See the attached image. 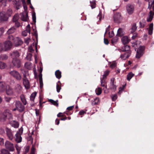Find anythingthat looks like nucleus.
Returning <instances> with one entry per match:
<instances>
[{
  "label": "nucleus",
  "instance_id": "nucleus-1",
  "mask_svg": "<svg viewBox=\"0 0 154 154\" xmlns=\"http://www.w3.org/2000/svg\"><path fill=\"white\" fill-rule=\"evenodd\" d=\"M12 115L9 112L8 110H5L4 112H0V121L2 122L5 121L7 117H9V118H12Z\"/></svg>",
  "mask_w": 154,
  "mask_h": 154
},
{
  "label": "nucleus",
  "instance_id": "nucleus-2",
  "mask_svg": "<svg viewBox=\"0 0 154 154\" xmlns=\"http://www.w3.org/2000/svg\"><path fill=\"white\" fill-rule=\"evenodd\" d=\"M23 131V128L22 127H21L19 129L15 134V139L17 143H19L21 141L22 138L21 135L22 134Z\"/></svg>",
  "mask_w": 154,
  "mask_h": 154
},
{
  "label": "nucleus",
  "instance_id": "nucleus-3",
  "mask_svg": "<svg viewBox=\"0 0 154 154\" xmlns=\"http://www.w3.org/2000/svg\"><path fill=\"white\" fill-rule=\"evenodd\" d=\"M12 44L11 41H8L5 42L3 44V45L2 44L1 48L0 51H6L10 49L11 47Z\"/></svg>",
  "mask_w": 154,
  "mask_h": 154
},
{
  "label": "nucleus",
  "instance_id": "nucleus-4",
  "mask_svg": "<svg viewBox=\"0 0 154 154\" xmlns=\"http://www.w3.org/2000/svg\"><path fill=\"white\" fill-rule=\"evenodd\" d=\"M15 106L19 112H22L24 111L25 109L24 106L19 101L16 100L15 101Z\"/></svg>",
  "mask_w": 154,
  "mask_h": 154
},
{
  "label": "nucleus",
  "instance_id": "nucleus-5",
  "mask_svg": "<svg viewBox=\"0 0 154 154\" xmlns=\"http://www.w3.org/2000/svg\"><path fill=\"white\" fill-rule=\"evenodd\" d=\"M9 74L14 78L18 80H20L22 79V77L20 73L16 70L11 71L9 72Z\"/></svg>",
  "mask_w": 154,
  "mask_h": 154
},
{
  "label": "nucleus",
  "instance_id": "nucleus-6",
  "mask_svg": "<svg viewBox=\"0 0 154 154\" xmlns=\"http://www.w3.org/2000/svg\"><path fill=\"white\" fill-rule=\"evenodd\" d=\"M144 49V46L140 47L137 50L136 57L137 58H140L143 54V51Z\"/></svg>",
  "mask_w": 154,
  "mask_h": 154
},
{
  "label": "nucleus",
  "instance_id": "nucleus-7",
  "mask_svg": "<svg viewBox=\"0 0 154 154\" xmlns=\"http://www.w3.org/2000/svg\"><path fill=\"white\" fill-rule=\"evenodd\" d=\"M5 131L6 135L8 138L10 140H13L14 137V136L11 130L7 127L5 128Z\"/></svg>",
  "mask_w": 154,
  "mask_h": 154
},
{
  "label": "nucleus",
  "instance_id": "nucleus-8",
  "mask_svg": "<svg viewBox=\"0 0 154 154\" xmlns=\"http://www.w3.org/2000/svg\"><path fill=\"white\" fill-rule=\"evenodd\" d=\"M5 146L6 148L10 151H13L14 150L13 144L8 141H7L5 142Z\"/></svg>",
  "mask_w": 154,
  "mask_h": 154
},
{
  "label": "nucleus",
  "instance_id": "nucleus-9",
  "mask_svg": "<svg viewBox=\"0 0 154 154\" xmlns=\"http://www.w3.org/2000/svg\"><path fill=\"white\" fill-rule=\"evenodd\" d=\"M115 79L112 78L110 79V82L109 85V88L114 91H115L116 89V86L114 84V81Z\"/></svg>",
  "mask_w": 154,
  "mask_h": 154
},
{
  "label": "nucleus",
  "instance_id": "nucleus-10",
  "mask_svg": "<svg viewBox=\"0 0 154 154\" xmlns=\"http://www.w3.org/2000/svg\"><path fill=\"white\" fill-rule=\"evenodd\" d=\"M126 10L128 14H131L134 12V6L132 5L128 4L126 6Z\"/></svg>",
  "mask_w": 154,
  "mask_h": 154
},
{
  "label": "nucleus",
  "instance_id": "nucleus-11",
  "mask_svg": "<svg viewBox=\"0 0 154 154\" xmlns=\"http://www.w3.org/2000/svg\"><path fill=\"white\" fill-rule=\"evenodd\" d=\"M6 92L8 95L9 96H12L14 94V91L13 88L9 85L6 86Z\"/></svg>",
  "mask_w": 154,
  "mask_h": 154
},
{
  "label": "nucleus",
  "instance_id": "nucleus-12",
  "mask_svg": "<svg viewBox=\"0 0 154 154\" xmlns=\"http://www.w3.org/2000/svg\"><path fill=\"white\" fill-rule=\"evenodd\" d=\"M122 19L121 14L119 13H115L114 16V20L117 23H120Z\"/></svg>",
  "mask_w": 154,
  "mask_h": 154
},
{
  "label": "nucleus",
  "instance_id": "nucleus-13",
  "mask_svg": "<svg viewBox=\"0 0 154 154\" xmlns=\"http://www.w3.org/2000/svg\"><path fill=\"white\" fill-rule=\"evenodd\" d=\"M131 54V51H128L124 54H121L120 56V57L122 60H125L130 56Z\"/></svg>",
  "mask_w": 154,
  "mask_h": 154
},
{
  "label": "nucleus",
  "instance_id": "nucleus-14",
  "mask_svg": "<svg viewBox=\"0 0 154 154\" xmlns=\"http://www.w3.org/2000/svg\"><path fill=\"white\" fill-rule=\"evenodd\" d=\"M8 19V17L6 15L5 12H2L0 13V22L7 21Z\"/></svg>",
  "mask_w": 154,
  "mask_h": 154
},
{
  "label": "nucleus",
  "instance_id": "nucleus-15",
  "mask_svg": "<svg viewBox=\"0 0 154 154\" xmlns=\"http://www.w3.org/2000/svg\"><path fill=\"white\" fill-rule=\"evenodd\" d=\"M11 55L13 60L18 59V58L20 56L19 53L17 51H13L11 54Z\"/></svg>",
  "mask_w": 154,
  "mask_h": 154
},
{
  "label": "nucleus",
  "instance_id": "nucleus-16",
  "mask_svg": "<svg viewBox=\"0 0 154 154\" xmlns=\"http://www.w3.org/2000/svg\"><path fill=\"white\" fill-rule=\"evenodd\" d=\"M30 34V25L28 24L26 27V30L23 31L22 32V35L23 36H26L27 35V33Z\"/></svg>",
  "mask_w": 154,
  "mask_h": 154
},
{
  "label": "nucleus",
  "instance_id": "nucleus-17",
  "mask_svg": "<svg viewBox=\"0 0 154 154\" xmlns=\"http://www.w3.org/2000/svg\"><path fill=\"white\" fill-rule=\"evenodd\" d=\"M12 62L14 66L16 67L21 66L20 61L18 59L13 60Z\"/></svg>",
  "mask_w": 154,
  "mask_h": 154
},
{
  "label": "nucleus",
  "instance_id": "nucleus-18",
  "mask_svg": "<svg viewBox=\"0 0 154 154\" xmlns=\"http://www.w3.org/2000/svg\"><path fill=\"white\" fill-rule=\"evenodd\" d=\"M21 20L24 21H27L28 20V13L26 11L23 12L22 14Z\"/></svg>",
  "mask_w": 154,
  "mask_h": 154
},
{
  "label": "nucleus",
  "instance_id": "nucleus-19",
  "mask_svg": "<svg viewBox=\"0 0 154 154\" xmlns=\"http://www.w3.org/2000/svg\"><path fill=\"white\" fill-rule=\"evenodd\" d=\"M14 43L15 46H17L22 45L23 43V42L19 37L15 38Z\"/></svg>",
  "mask_w": 154,
  "mask_h": 154
},
{
  "label": "nucleus",
  "instance_id": "nucleus-20",
  "mask_svg": "<svg viewBox=\"0 0 154 154\" xmlns=\"http://www.w3.org/2000/svg\"><path fill=\"white\" fill-rule=\"evenodd\" d=\"M23 83L25 88L29 89L30 88V84L27 79H23Z\"/></svg>",
  "mask_w": 154,
  "mask_h": 154
},
{
  "label": "nucleus",
  "instance_id": "nucleus-21",
  "mask_svg": "<svg viewBox=\"0 0 154 154\" xmlns=\"http://www.w3.org/2000/svg\"><path fill=\"white\" fill-rule=\"evenodd\" d=\"M122 42L124 44H126L128 43L130 40L127 36H125L122 37L121 39Z\"/></svg>",
  "mask_w": 154,
  "mask_h": 154
},
{
  "label": "nucleus",
  "instance_id": "nucleus-22",
  "mask_svg": "<svg viewBox=\"0 0 154 154\" xmlns=\"http://www.w3.org/2000/svg\"><path fill=\"white\" fill-rule=\"evenodd\" d=\"M22 87L20 84H17L15 86V90L18 93H20L22 91Z\"/></svg>",
  "mask_w": 154,
  "mask_h": 154
},
{
  "label": "nucleus",
  "instance_id": "nucleus-23",
  "mask_svg": "<svg viewBox=\"0 0 154 154\" xmlns=\"http://www.w3.org/2000/svg\"><path fill=\"white\" fill-rule=\"evenodd\" d=\"M154 14L153 12L151 11L149 13V16L147 18V21L148 22H150L152 20Z\"/></svg>",
  "mask_w": 154,
  "mask_h": 154
},
{
  "label": "nucleus",
  "instance_id": "nucleus-24",
  "mask_svg": "<svg viewBox=\"0 0 154 154\" xmlns=\"http://www.w3.org/2000/svg\"><path fill=\"white\" fill-rule=\"evenodd\" d=\"M106 79L102 78H100V81H101V86L103 87H104L106 89L107 88V85L106 82Z\"/></svg>",
  "mask_w": 154,
  "mask_h": 154
},
{
  "label": "nucleus",
  "instance_id": "nucleus-25",
  "mask_svg": "<svg viewBox=\"0 0 154 154\" xmlns=\"http://www.w3.org/2000/svg\"><path fill=\"white\" fill-rule=\"evenodd\" d=\"M120 50L122 51H131L130 50V47L129 45H126L122 47Z\"/></svg>",
  "mask_w": 154,
  "mask_h": 154
},
{
  "label": "nucleus",
  "instance_id": "nucleus-26",
  "mask_svg": "<svg viewBox=\"0 0 154 154\" xmlns=\"http://www.w3.org/2000/svg\"><path fill=\"white\" fill-rule=\"evenodd\" d=\"M42 68H39V69H38V71L39 72V80L40 83L42 82Z\"/></svg>",
  "mask_w": 154,
  "mask_h": 154
},
{
  "label": "nucleus",
  "instance_id": "nucleus-27",
  "mask_svg": "<svg viewBox=\"0 0 154 154\" xmlns=\"http://www.w3.org/2000/svg\"><path fill=\"white\" fill-rule=\"evenodd\" d=\"M154 11V0H149V6L148 8L150 9L151 7Z\"/></svg>",
  "mask_w": 154,
  "mask_h": 154
},
{
  "label": "nucleus",
  "instance_id": "nucleus-28",
  "mask_svg": "<svg viewBox=\"0 0 154 154\" xmlns=\"http://www.w3.org/2000/svg\"><path fill=\"white\" fill-rule=\"evenodd\" d=\"M20 100L24 105H26L27 103V101H26L25 97L24 95L22 94L20 95Z\"/></svg>",
  "mask_w": 154,
  "mask_h": 154
},
{
  "label": "nucleus",
  "instance_id": "nucleus-29",
  "mask_svg": "<svg viewBox=\"0 0 154 154\" xmlns=\"http://www.w3.org/2000/svg\"><path fill=\"white\" fill-rule=\"evenodd\" d=\"M26 139L28 142L31 144H32L33 141V138L32 137V136L29 134L28 136L26 137Z\"/></svg>",
  "mask_w": 154,
  "mask_h": 154
},
{
  "label": "nucleus",
  "instance_id": "nucleus-30",
  "mask_svg": "<svg viewBox=\"0 0 154 154\" xmlns=\"http://www.w3.org/2000/svg\"><path fill=\"white\" fill-rule=\"evenodd\" d=\"M124 34V33L123 29L121 28H119L117 31L116 35L118 36H121Z\"/></svg>",
  "mask_w": 154,
  "mask_h": 154
},
{
  "label": "nucleus",
  "instance_id": "nucleus-31",
  "mask_svg": "<svg viewBox=\"0 0 154 154\" xmlns=\"http://www.w3.org/2000/svg\"><path fill=\"white\" fill-rule=\"evenodd\" d=\"M153 30V24L151 23L149 26L148 29V34L149 35H151L152 33V31Z\"/></svg>",
  "mask_w": 154,
  "mask_h": 154
},
{
  "label": "nucleus",
  "instance_id": "nucleus-32",
  "mask_svg": "<svg viewBox=\"0 0 154 154\" xmlns=\"http://www.w3.org/2000/svg\"><path fill=\"white\" fill-rule=\"evenodd\" d=\"M16 29L14 27H12L9 29L7 32V33L9 34L14 32L16 31Z\"/></svg>",
  "mask_w": 154,
  "mask_h": 154
},
{
  "label": "nucleus",
  "instance_id": "nucleus-33",
  "mask_svg": "<svg viewBox=\"0 0 154 154\" xmlns=\"http://www.w3.org/2000/svg\"><path fill=\"white\" fill-rule=\"evenodd\" d=\"M99 101V99L97 97L94 99L92 101V104L93 105H96L98 104Z\"/></svg>",
  "mask_w": 154,
  "mask_h": 154
},
{
  "label": "nucleus",
  "instance_id": "nucleus-34",
  "mask_svg": "<svg viewBox=\"0 0 154 154\" xmlns=\"http://www.w3.org/2000/svg\"><path fill=\"white\" fill-rule=\"evenodd\" d=\"M11 124L12 126L15 128H17L19 127V125L18 123L15 121H12L11 122Z\"/></svg>",
  "mask_w": 154,
  "mask_h": 154
},
{
  "label": "nucleus",
  "instance_id": "nucleus-35",
  "mask_svg": "<svg viewBox=\"0 0 154 154\" xmlns=\"http://www.w3.org/2000/svg\"><path fill=\"white\" fill-rule=\"evenodd\" d=\"M5 83L2 82H0V90L3 91L5 89V87H6Z\"/></svg>",
  "mask_w": 154,
  "mask_h": 154
},
{
  "label": "nucleus",
  "instance_id": "nucleus-36",
  "mask_svg": "<svg viewBox=\"0 0 154 154\" xmlns=\"http://www.w3.org/2000/svg\"><path fill=\"white\" fill-rule=\"evenodd\" d=\"M55 75L56 77L58 79L61 77V72L59 70H57L55 72Z\"/></svg>",
  "mask_w": 154,
  "mask_h": 154
},
{
  "label": "nucleus",
  "instance_id": "nucleus-37",
  "mask_svg": "<svg viewBox=\"0 0 154 154\" xmlns=\"http://www.w3.org/2000/svg\"><path fill=\"white\" fill-rule=\"evenodd\" d=\"M137 27L136 26V24L135 23H134L132 26L131 29V32L132 33H133L137 29Z\"/></svg>",
  "mask_w": 154,
  "mask_h": 154
},
{
  "label": "nucleus",
  "instance_id": "nucleus-38",
  "mask_svg": "<svg viewBox=\"0 0 154 154\" xmlns=\"http://www.w3.org/2000/svg\"><path fill=\"white\" fill-rule=\"evenodd\" d=\"M19 19V15L18 14H15L13 17V21L15 22L18 21L17 20Z\"/></svg>",
  "mask_w": 154,
  "mask_h": 154
},
{
  "label": "nucleus",
  "instance_id": "nucleus-39",
  "mask_svg": "<svg viewBox=\"0 0 154 154\" xmlns=\"http://www.w3.org/2000/svg\"><path fill=\"white\" fill-rule=\"evenodd\" d=\"M37 93L35 92L33 93L31 95L30 99L31 100L33 101L36 97Z\"/></svg>",
  "mask_w": 154,
  "mask_h": 154
},
{
  "label": "nucleus",
  "instance_id": "nucleus-40",
  "mask_svg": "<svg viewBox=\"0 0 154 154\" xmlns=\"http://www.w3.org/2000/svg\"><path fill=\"white\" fill-rule=\"evenodd\" d=\"M95 92L97 94L99 95L102 93V89L101 88L98 87L96 89Z\"/></svg>",
  "mask_w": 154,
  "mask_h": 154
},
{
  "label": "nucleus",
  "instance_id": "nucleus-41",
  "mask_svg": "<svg viewBox=\"0 0 154 154\" xmlns=\"http://www.w3.org/2000/svg\"><path fill=\"white\" fill-rule=\"evenodd\" d=\"M134 74L132 72L129 73L127 75V79L130 81L131 78L134 76Z\"/></svg>",
  "mask_w": 154,
  "mask_h": 154
},
{
  "label": "nucleus",
  "instance_id": "nucleus-42",
  "mask_svg": "<svg viewBox=\"0 0 154 154\" xmlns=\"http://www.w3.org/2000/svg\"><path fill=\"white\" fill-rule=\"evenodd\" d=\"M109 71L108 70L104 72L103 75V77L102 78L106 79L107 76L109 75Z\"/></svg>",
  "mask_w": 154,
  "mask_h": 154
},
{
  "label": "nucleus",
  "instance_id": "nucleus-43",
  "mask_svg": "<svg viewBox=\"0 0 154 154\" xmlns=\"http://www.w3.org/2000/svg\"><path fill=\"white\" fill-rule=\"evenodd\" d=\"M90 3L91 4V7L92 9L96 7V3L95 1L93 0L92 1H90Z\"/></svg>",
  "mask_w": 154,
  "mask_h": 154
},
{
  "label": "nucleus",
  "instance_id": "nucleus-44",
  "mask_svg": "<svg viewBox=\"0 0 154 154\" xmlns=\"http://www.w3.org/2000/svg\"><path fill=\"white\" fill-rule=\"evenodd\" d=\"M49 102L51 103L52 104L55 105L56 106H58V101H54L52 100H50Z\"/></svg>",
  "mask_w": 154,
  "mask_h": 154
},
{
  "label": "nucleus",
  "instance_id": "nucleus-45",
  "mask_svg": "<svg viewBox=\"0 0 154 154\" xmlns=\"http://www.w3.org/2000/svg\"><path fill=\"white\" fill-rule=\"evenodd\" d=\"M1 153L2 154H10L8 150L5 149H2L1 150Z\"/></svg>",
  "mask_w": 154,
  "mask_h": 154
},
{
  "label": "nucleus",
  "instance_id": "nucleus-46",
  "mask_svg": "<svg viewBox=\"0 0 154 154\" xmlns=\"http://www.w3.org/2000/svg\"><path fill=\"white\" fill-rule=\"evenodd\" d=\"M12 14V10L11 9H8L7 11V13L6 14V15L8 17H9L11 16Z\"/></svg>",
  "mask_w": 154,
  "mask_h": 154
},
{
  "label": "nucleus",
  "instance_id": "nucleus-47",
  "mask_svg": "<svg viewBox=\"0 0 154 154\" xmlns=\"http://www.w3.org/2000/svg\"><path fill=\"white\" fill-rule=\"evenodd\" d=\"M32 57V54L31 53H29L27 54L26 58L27 60H31Z\"/></svg>",
  "mask_w": 154,
  "mask_h": 154
},
{
  "label": "nucleus",
  "instance_id": "nucleus-48",
  "mask_svg": "<svg viewBox=\"0 0 154 154\" xmlns=\"http://www.w3.org/2000/svg\"><path fill=\"white\" fill-rule=\"evenodd\" d=\"M117 63L115 61H113L110 64V66L111 67H116L117 66Z\"/></svg>",
  "mask_w": 154,
  "mask_h": 154
},
{
  "label": "nucleus",
  "instance_id": "nucleus-49",
  "mask_svg": "<svg viewBox=\"0 0 154 154\" xmlns=\"http://www.w3.org/2000/svg\"><path fill=\"white\" fill-rule=\"evenodd\" d=\"M97 18L98 19V21H100L101 20L102 18V13L100 11V12L99 14L97 16Z\"/></svg>",
  "mask_w": 154,
  "mask_h": 154
},
{
  "label": "nucleus",
  "instance_id": "nucleus-50",
  "mask_svg": "<svg viewBox=\"0 0 154 154\" xmlns=\"http://www.w3.org/2000/svg\"><path fill=\"white\" fill-rule=\"evenodd\" d=\"M7 0H0V3H1L2 5L5 6L6 5Z\"/></svg>",
  "mask_w": 154,
  "mask_h": 154
},
{
  "label": "nucleus",
  "instance_id": "nucleus-51",
  "mask_svg": "<svg viewBox=\"0 0 154 154\" xmlns=\"http://www.w3.org/2000/svg\"><path fill=\"white\" fill-rule=\"evenodd\" d=\"M111 97L112 100L113 101L116 100L117 98V96L116 94L112 95Z\"/></svg>",
  "mask_w": 154,
  "mask_h": 154
},
{
  "label": "nucleus",
  "instance_id": "nucleus-52",
  "mask_svg": "<svg viewBox=\"0 0 154 154\" xmlns=\"http://www.w3.org/2000/svg\"><path fill=\"white\" fill-rule=\"evenodd\" d=\"M109 34V37L110 38H111L113 37L114 35V32L113 31L111 30L109 32H108Z\"/></svg>",
  "mask_w": 154,
  "mask_h": 154
},
{
  "label": "nucleus",
  "instance_id": "nucleus-53",
  "mask_svg": "<svg viewBox=\"0 0 154 154\" xmlns=\"http://www.w3.org/2000/svg\"><path fill=\"white\" fill-rule=\"evenodd\" d=\"M118 38L117 37L114 38L112 39V42L114 44L118 41Z\"/></svg>",
  "mask_w": 154,
  "mask_h": 154
},
{
  "label": "nucleus",
  "instance_id": "nucleus-54",
  "mask_svg": "<svg viewBox=\"0 0 154 154\" xmlns=\"http://www.w3.org/2000/svg\"><path fill=\"white\" fill-rule=\"evenodd\" d=\"M33 72L35 76V79H37V78L38 76V73L36 71V70L35 69V68H34L33 69Z\"/></svg>",
  "mask_w": 154,
  "mask_h": 154
},
{
  "label": "nucleus",
  "instance_id": "nucleus-55",
  "mask_svg": "<svg viewBox=\"0 0 154 154\" xmlns=\"http://www.w3.org/2000/svg\"><path fill=\"white\" fill-rule=\"evenodd\" d=\"M30 41V39L29 38H27L25 39V42L27 45L29 44Z\"/></svg>",
  "mask_w": 154,
  "mask_h": 154
},
{
  "label": "nucleus",
  "instance_id": "nucleus-56",
  "mask_svg": "<svg viewBox=\"0 0 154 154\" xmlns=\"http://www.w3.org/2000/svg\"><path fill=\"white\" fill-rule=\"evenodd\" d=\"M57 91L58 92H59L61 89V86L57 84Z\"/></svg>",
  "mask_w": 154,
  "mask_h": 154
},
{
  "label": "nucleus",
  "instance_id": "nucleus-57",
  "mask_svg": "<svg viewBox=\"0 0 154 154\" xmlns=\"http://www.w3.org/2000/svg\"><path fill=\"white\" fill-rule=\"evenodd\" d=\"M8 39L11 41H13L14 42L15 38H14L12 35H9L8 37Z\"/></svg>",
  "mask_w": 154,
  "mask_h": 154
},
{
  "label": "nucleus",
  "instance_id": "nucleus-58",
  "mask_svg": "<svg viewBox=\"0 0 154 154\" xmlns=\"http://www.w3.org/2000/svg\"><path fill=\"white\" fill-rule=\"evenodd\" d=\"M28 51L29 52L32 53L34 52V50L32 48V46H30L28 48Z\"/></svg>",
  "mask_w": 154,
  "mask_h": 154
},
{
  "label": "nucleus",
  "instance_id": "nucleus-59",
  "mask_svg": "<svg viewBox=\"0 0 154 154\" xmlns=\"http://www.w3.org/2000/svg\"><path fill=\"white\" fill-rule=\"evenodd\" d=\"M6 66V65L3 62H0V67H3Z\"/></svg>",
  "mask_w": 154,
  "mask_h": 154
},
{
  "label": "nucleus",
  "instance_id": "nucleus-60",
  "mask_svg": "<svg viewBox=\"0 0 154 154\" xmlns=\"http://www.w3.org/2000/svg\"><path fill=\"white\" fill-rule=\"evenodd\" d=\"M4 32V28L3 27L0 28V36H1Z\"/></svg>",
  "mask_w": 154,
  "mask_h": 154
},
{
  "label": "nucleus",
  "instance_id": "nucleus-61",
  "mask_svg": "<svg viewBox=\"0 0 154 154\" xmlns=\"http://www.w3.org/2000/svg\"><path fill=\"white\" fill-rule=\"evenodd\" d=\"M25 67H31V63L30 62H27L25 64Z\"/></svg>",
  "mask_w": 154,
  "mask_h": 154
},
{
  "label": "nucleus",
  "instance_id": "nucleus-62",
  "mask_svg": "<svg viewBox=\"0 0 154 154\" xmlns=\"http://www.w3.org/2000/svg\"><path fill=\"white\" fill-rule=\"evenodd\" d=\"M86 112L83 110H81L79 112V115H82L86 113Z\"/></svg>",
  "mask_w": 154,
  "mask_h": 154
},
{
  "label": "nucleus",
  "instance_id": "nucleus-63",
  "mask_svg": "<svg viewBox=\"0 0 154 154\" xmlns=\"http://www.w3.org/2000/svg\"><path fill=\"white\" fill-rule=\"evenodd\" d=\"M32 18L34 22H35L36 21V16L35 14H33L32 15Z\"/></svg>",
  "mask_w": 154,
  "mask_h": 154
},
{
  "label": "nucleus",
  "instance_id": "nucleus-64",
  "mask_svg": "<svg viewBox=\"0 0 154 154\" xmlns=\"http://www.w3.org/2000/svg\"><path fill=\"white\" fill-rule=\"evenodd\" d=\"M11 98L10 97H5V100L7 102H9L11 100Z\"/></svg>",
  "mask_w": 154,
  "mask_h": 154
}]
</instances>
